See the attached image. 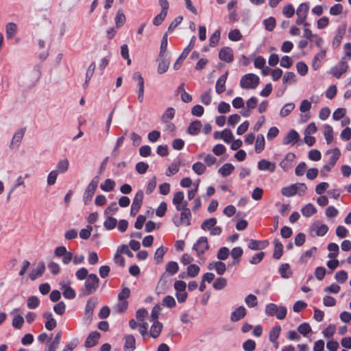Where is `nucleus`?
I'll return each mask as SVG.
<instances>
[{
  "instance_id": "obj_1",
  "label": "nucleus",
  "mask_w": 351,
  "mask_h": 351,
  "mask_svg": "<svg viewBox=\"0 0 351 351\" xmlns=\"http://www.w3.org/2000/svg\"><path fill=\"white\" fill-rule=\"evenodd\" d=\"M99 280L96 274H89L84 287L80 290L81 296H87L94 293L99 287Z\"/></svg>"
},
{
  "instance_id": "obj_2",
  "label": "nucleus",
  "mask_w": 351,
  "mask_h": 351,
  "mask_svg": "<svg viewBox=\"0 0 351 351\" xmlns=\"http://www.w3.org/2000/svg\"><path fill=\"white\" fill-rule=\"evenodd\" d=\"M307 191V186L304 183H296L282 188L281 193L283 196L289 197L296 194L299 196L304 195Z\"/></svg>"
},
{
  "instance_id": "obj_3",
  "label": "nucleus",
  "mask_w": 351,
  "mask_h": 351,
  "mask_svg": "<svg viewBox=\"0 0 351 351\" xmlns=\"http://www.w3.org/2000/svg\"><path fill=\"white\" fill-rule=\"evenodd\" d=\"M265 313L269 316H276L278 319H283L287 315V308L285 306H278L275 304L270 303L265 306Z\"/></svg>"
},
{
  "instance_id": "obj_4",
  "label": "nucleus",
  "mask_w": 351,
  "mask_h": 351,
  "mask_svg": "<svg viewBox=\"0 0 351 351\" xmlns=\"http://www.w3.org/2000/svg\"><path fill=\"white\" fill-rule=\"evenodd\" d=\"M259 83V78L253 73H248L243 75L240 81V86L243 89H254Z\"/></svg>"
},
{
  "instance_id": "obj_5",
  "label": "nucleus",
  "mask_w": 351,
  "mask_h": 351,
  "mask_svg": "<svg viewBox=\"0 0 351 351\" xmlns=\"http://www.w3.org/2000/svg\"><path fill=\"white\" fill-rule=\"evenodd\" d=\"M99 181V176H95L87 186L83 195V201L85 204H88L94 195Z\"/></svg>"
},
{
  "instance_id": "obj_6",
  "label": "nucleus",
  "mask_w": 351,
  "mask_h": 351,
  "mask_svg": "<svg viewBox=\"0 0 351 351\" xmlns=\"http://www.w3.org/2000/svg\"><path fill=\"white\" fill-rule=\"evenodd\" d=\"M97 304V299L95 297L90 298L87 301L85 308V317L84 322L86 325H89L92 322V316L95 307Z\"/></svg>"
},
{
  "instance_id": "obj_7",
  "label": "nucleus",
  "mask_w": 351,
  "mask_h": 351,
  "mask_svg": "<svg viewBox=\"0 0 351 351\" xmlns=\"http://www.w3.org/2000/svg\"><path fill=\"white\" fill-rule=\"evenodd\" d=\"M172 202L176 206V208L178 211L189 209L187 207L188 202L184 199V193L182 191L176 192L174 194Z\"/></svg>"
},
{
  "instance_id": "obj_8",
  "label": "nucleus",
  "mask_w": 351,
  "mask_h": 351,
  "mask_svg": "<svg viewBox=\"0 0 351 351\" xmlns=\"http://www.w3.org/2000/svg\"><path fill=\"white\" fill-rule=\"evenodd\" d=\"M309 10V5L308 3H302L298 7L295 13L297 15V19L295 23L297 25H302L304 23L306 19Z\"/></svg>"
},
{
  "instance_id": "obj_9",
  "label": "nucleus",
  "mask_w": 351,
  "mask_h": 351,
  "mask_svg": "<svg viewBox=\"0 0 351 351\" xmlns=\"http://www.w3.org/2000/svg\"><path fill=\"white\" fill-rule=\"evenodd\" d=\"M180 216L178 219H173V221L176 227L181 226H188L191 224V213L190 209L180 210Z\"/></svg>"
},
{
  "instance_id": "obj_10",
  "label": "nucleus",
  "mask_w": 351,
  "mask_h": 351,
  "mask_svg": "<svg viewBox=\"0 0 351 351\" xmlns=\"http://www.w3.org/2000/svg\"><path fill=\"white\" fill-rule=\"evenodd\" d=\"M208 247V239L204 237H200L193 245V250L197 252L198 256L204 254Z\"/></svg>"
},
{
  "instance_id": "obj_11",
  "label": "nucleus",
  "mask_w": 351,
  "mask_h": 351,
  "mask_svg": "<svg viewBox=\"0 0 351 351\" xmlns=\"http://www.w3.org/2000/svg\"><path fill=\"white\" fill-rule=\"evenodd\" d=\"M24 134L25 130L23 128L19 129L15 132L9 145L10 149H14L19 147Z\"/></svg>"
},
{
  "instance_id": "obj_12",
  "label": "nucleus",
  "mask_w": 351,
  "mask_h": 351,
  "mask_svg": "<svg viewBox=\"0 0 351 351\" xmlns=\"http://www.w3.org/2000/svg\"><path fill=\"white\" fill-rule=\"evenodd\" d=\"M132 79L134 80H138V100L140 103H143L144 100V80L139 72L134 73Z\"/></svg>"
},
{
  "instance_id": "obj_13",
  "label": "nucleus",
  "mask_w": 351,
  "mask_h": 351,
  "mask_svg": "<svg viewBox=\"0 0 351 351\" xmlns=\"http://www.w3.org/2000/svg\"><path fill=\"white\" fill-rule=\"evenodd\" d=\"M348 68V65L346 61V58H342L339 64L337 66L332 68V73L335 77L339 78L343 73L347 71Z\"/></svg>"
},
{
  "instance_id": "obj_14",
  "label": "nucleus",
  "mask_w": 351,
  "mask_h": 351,
  "mask_svg": "<svg viewBox=\"0 0 351 351\" xmlns=\"http://www.w3.org/2000/svg\"><path fill=\"white\" fill-rule=\"evenodd\" d=\"M31 177V175L28 173H25L23 174H19L15 178L13 185L12 189H16L19 188L25 189L27 187V184L25 180L29 179Z\"/></svg>"
},
{
  "instance_id": "obj_15",
  "label": "nucleus",
  "mask_w": 351,
  "mask_h": 351,
  "mask_svg": "<svg viewBox=\"0 0 351 351\" xmlns=\"http://www.w3.org/2000/svg\"><path fill=\"white\" fill-rule=\"evenodd\" d=\"M328 230V226L319 221L315 222L311 228V232H315V235L318 237H322L325 235Z\"/></svg>"
},
{
  "instance_id": "obj_16",
  "label": "nucleus",
  "mask_w": 351,
  "mask_h": 351,
  "mask_svg": "<svg viewBox=\"0 0 351 351\" xmlns=\"http://www.w3.org/2000/svg\"><path fill=\"white\" fill-rule=\"evenodd\" d=\"M300 135L295 130H291L284 137L283 144L285 145H293L299 140Z\"/></svg>"
},
{
  "instance_id": "obj_17",
  "label": "nucleus",
  "mask_w": 351,
  "mask_h": 351,
  "mask_svg": "<svg viewBox=\"0 0 351 351\" xmlns=\"http://www.w3.org/2000/svg\"><path fill=\"white\" fill-rule=\"evenodd\" d=\"M219 58L221 60L226 62H232L233 60V52L232 49L228 47H223L219 53Z\"/></svg>"
},
{
  "instance_id": "obj_18",
  "label": "nucleus",
  "mask_w": 351,
  "mask_h": 351,
  "mask_svg": "<svg viewBox=\"0 0 351 351\" xmlns=\"http://www.w3.org/2000/svg\"><path fill=\"white\" fill-rule=\"evenodd\" d=\"M258 168L261 171H268L272 173L276 170V164L266 159H262L258 162Z\"/></svg>"
},
{
  "instance_id": "obj_19",
  "label": "nucleus",
  "mask_w": 351,
  "mask_h": 351,
  "mask_svg": "<svg viewBox=\"0 0 351 351\" xmlns=\"http://www.w3.org/2000/svg\"><path fill=\"white\" fill-rule=\"evenodd\" d=\"M99 337L100 334L98 332H91L87 337L84 346L86 348H91L95 346V345L97 344Z\"/></svg>"
},
{
  "instance_id": "obj_20",
  "label": "nucleus",
  "mask_w": 351,
  "mask_h": 351,
  "mask_svg": "<svg viewBox=\"0 0 351 351\" xmlns=\"http://www.w3.org/2000/svg\"><path fill=\"white\" fill-rule=\"evenodd\" d=\"M346 25H343L339 27V28L337 29V34L335 36V38L332 40V45L334 48H337L339 46V45L341 42V40L346 33Z\"/></svg>"
},
{
  "instance_id": "obj_21",
  "label": "nucleus",
  "mask_w": 351,
  "mask_h": 351,
  "mask_svg": "<svg viewBox=\"0 0 351 351\" xmlns=\"http://www.w3.org/2000/svg\"><path fill=\"white\" fill-rule=\"evenodd\" d=\"M207 268L209 270L215 269L219 275H222L226 271V264L223 262L216 261L210 263L208 265Z\"/></svg>"
},
{
  "instance_id": "obj_22",
  "label": "nucleus",
  "mask_w": 351,
  "mask_h": 351,
  "mask_svg": "<svg viewBox=\"0 0 351 351\" xmlns=\"http://www.w3.org/2000/svg\"><path fill=\"white\" fill-rule=\"evenodd\" d=\"M124 351H134L136 348V341L133 335H127L124 337Z\"/></svg>"
},
{
  "instance_id": "obj_23",
  "label": "nucleus",
  "mask_w": 351,
  "mask_h": 351,
  "mask_svg": "<svg viewBox=\"0 0 351 351\" xmlns=\"http://www.w3.org/2000/svg\"><path fill=\"white\" fill-rule=\"evenodd\" d=\"M60 285L65 298L71 300L75 297V291L69 285L66 284L64 282H61Z\"/></svg>"
},
{
  "instance_id": "obj_24",
  "label": "nucleus",
  "mask_w": 351,
  "mask_h": 351,
  "mask_svg": "<svg viewBox=\"0 0 351 351\" xmlns=\"http://www.w3.org/2000/svg\"><path fill=\"white\" fill-rule=\"evenodd\" d=\"M152 322L153 324L150 328L149 335L152 337L156 339L159 337L160 334L161 333L163 326L162 324L159 321H154Z\"/></svg>"
},
{
  "instance_id": "obj_25",
  "label": "nucleus",
  "mask_w": 351,
  "mask_h": 351,
  "mask_svg": "<svg viewBox=\"0 0 351 351\" xmlns=\"http://www.w3.org/2000/svg\"><path fill=\"white\" fill-rule=\"evenodd\" d=\"M170 64V60L169 58H166V56L159 57V63L157 69V71L159 74L165 73L167 71Z\"/></svg>"
},
{
  "instance_id": "obj_26",
  "label": "nucleus",
  "mask_w": 351,
  "mask_h": 351,
  "mask_svg": "<svg viewBox=\"0 0 351 351\" xmlns=\"http://www.w3.org/2000/svg\"><path fill=\"white\" fill-rule=\"evenodd\" d=\"M246 315V309L243 306H239L232 313L230 319L232 322H237L243 318Z\"/></svg>"
},
{
  "instance_id": "obj_27",
  "label": "nucleus",
  "mask_w": 351,
  "mask_h": 351,
  "mask_svg": "<svg viewBox=\"0 0 351 351\" xmlns=\"http://www.w3.org/2000/svg\"><path fill=\"white\" fill-rule=\"evenodd\" d=\"M228 73L221 75L217 80L215 85V90L218 94L222 93L226 89V82L227 80Z\"/></svg>"
},
{
  "instance_id": "obj_28",
  "label": "nucleus",
  "mask_w": 351,
  "mask_h": 351,
  "mask_svg": "<svg viewBox=\"0 0 351 351\" xmlns=\"http://www.w3.org/2000/svg\"><path fill=\"white\" fill-rule=\"evenodd\" d=\"M45 270V266L44 263L40 262L37 265V267L32 271L29 274V278L32 280H36L37 278L40 277Z\"/></svg>"
},
{
  "instance_id": "obj_29",
  "label": "nucleus",
  "mask_w": 351,
  "mask_h": 351,
  "mask_svg": "<svg viewBox=\"0 0 351 351\" xmlns=\"http://www.w3.org/2000/svg\"><path fill=\"white\" fill-rule=\"evenodd\" d=\"M326 51L325 49H322L313 58L312 62V67L314 70H317L320 66L322 60L325 58Z\"/></svg>"
},
{
  "instance_id": "obj_30",
  "label": "nucleus",
  "mask_w": 351,
  "mask_h": 351,
  "mask_svg": "<svg viewBox=\"0 0 351 351\" xmlns=\"http://www.w3.org/2000/svg\"><path fill=\"white\" fill-rule=\"evenodd\" d=\"M17 25L15 23L10 22L5 25V33L8 39H12L17 32Z\"/></svg>"
},
{
  "instance_id": "obj_31",
  "label": "nucleus",
  "mask_w": 351,
  "mask_h": 351,
  "mask_svg": "<svg viewBox=\"0 0 351 351\" xmlns=\"http://www.w3.org/2000/svg\"><path fill=\"white\" fill-rule=\"evenodd\" d=\"M268 245V241H259L256 240H250L248 243V247L253 250L264 249Z\"/></svg>"
},
{
  "instance_id": "obj_32",
  "label": "nucleus",
  "mask_w": 351,
  "mask_h": 351,
  "mask_svg": "<svg viewBox=\"0 0 351 351\" xmlns=\"http://www.w3.org/2000/svg\"><path fill=\"white\" fill-rule=\"evenodd\" d=\"M126 21V17L121 9H119L115 16L114 23L117 28L122 27Z\"/></svg>"
},
{
  "instance_id": "obj_33",
  "label": "nucleus",
  "mask_w": 351,
  "mask_h": 351,
  "mask_svg": "<svg viewBox=\"0 0 351 351\" xmlns=\"http://www.w3.org/2000/svg\"><path fill=\"white\" fill-rule=\"evenodd\" d=\"M201 128H202L201 121H195L189 125V126L187 129V132L189 134H190L191 135H197L199 132Z\"/></svg>"
},
{
  "instance_id": "obj_34",
  "label": "nucleus",
  "mask_w": 351,
  "mask_h": 351,
  "mask_svg": "<svg viewBox=\"0 0 351 351\" xmlns=\"http://www.w3.org/2000/svg\"><path fill=\"white\" fill-rule=\"evenodd\" d=\"M317 248L315 247H313L309 250L306 251L304 254H302L300 257V261L302 263H305L308 261L316 253Z\"/></svg>"
},
{
  "instance_id": "obj_35",
  "label": "nucleus",
  "mask_w": 351,
  "mask_h": 351,
  "mask_svg": "<svg viewBox=\"0 0 351 351\" xmlns=\"http://www.w3.org/2000/svg\"><path fill=\"white\" fill-rule=\"evenodd\" d=\"M116 183L111 179H106L104 183L101 184L100 188L102 191L106 192H111L114 189Z\"/></svg>"
},
{
  "instance_id": "obj_36",
  "label": "nucleus",
  "mask_w": 351,
  "mask_h": 351,
  "mask_svg": "<svg viewBox=\"0 0 351 351\" xmlns=\"http://www.w3.org/2000/svg\"><path fill=\"white\" fill-rule=\"evenodd\" d=\"M69 165V162L68 159L64 158V159L60 160L58 161L57 166H56V169L55 171H56L58 173H64L68 170Z\"/></svg>"
},
{
  "instance_id": "obj_37",
  "label": "nucleus",
  "mask_w": 351,
  "mask_h": 351,
  "mask_svg": "<svg viewBox=\"0 0 351 351\" xmlns=\"http://www.w3.org/2000/svg\"><path fill=\"white\" fill-rule=\"evenodd\" d=\"M95 64L94 62H92L88 67L87 70H86V80H85V82L83 85V87L84 88H86L88 84H89V82L92 77V76L94 74V72H95Z\"/></svg>"
},
{
  "instance_id": "obj_38",
  "label": "nucleus",
  "mask_w": 351,
  "mask_h": 351,
  "mask_svg": "<svg viewBox=\"0 0 351 351\" xmlns=\"http://www.w3.org/2000/svg\"><path fill=\"white\" fill-rule=\"evenodd\" d=\"M279 272L283 278H289L292 275V271L288 263L281 265L279 267Z\"/></svg>"
},
{
  "instance_id": "obj_39",
  "label": "nucleus",
  "mask_w": 351,
  "mask_h": 351,
  "mask_svg": "<svg viewBox=\"0 0 351 351\" xmlns=\"http://www.w3.org/2000/svg\"><path fill=\"white\" fill-rule=\"evenodd\" d=\"M301 212L304 216L309 217L317 212V209L312 204H308L301 209Z\"/></svg>"
},
{
  "instance_id": "obj_40",
  "label": "nucleus",
  "mask_w": 351,
  "mask_h": 351,
  "mask_svg": "<svg viewBox=\"0 0 351 351\" xmlns=\"http://www.w3.org/2000/svg\"><path fill=\"white\" fill-rule=\"evenodd\" d=\"M117 225V220L112 216H107L104 222V228L108 230H113Z\"/></svg>"
},
{
  "instance_id": "obj_41",
  "label": "nucleus",
  "mask_w": 351,
  "mask_h": 351,
  "mask_svg": "<svg viewBox=\"0 0 351 351\" xmlns=\"http://www.w3.org/2000/svg\"><path fill=\"white\" fill-rule=\"evenodd\" d=\"M324 135L327 143H330L333 140V130L332 126L329 125H325L324 126Z\"/></svg>"
},
{
  "instance_id": "obj_42",
  "label": "nucleus",
  "mask_w": 351,
  "mask_h": 351,
  "mask_svg": "<svg viewBox=\"0 0 351 351\" xmlns=\"http://www.w3.org/2000/svg\"><path fill=\"white\" fill-rule=\"evenodd\" d=\"M143 197L144 195L143 191L139 190L137 191L133 199L132 206L141 208V206L143 204Z\"/></svg>"
},
{
  "instance_id": "obj_43",
  "label": "nucleus",
  "mask_w": 351,
  "mask_h": 351,
  "mask_svg": "<svg viewBox=\"0 0 351 351\" xmlns=\"http://www.w3.org/2000/svg\"><path fill=\"white\" fill-rule=\"evenodd\" d=\"M174 114V108L171 107L168 108L161 117L162 121L165 123H168L173 118Z\"/></svg>"
},
{
  "instance_id": "obj_44",
  "label": "nucleus",
  "mask_w": 351,
  "mask_h": 351,
  "mask_svg": "<svg viewBox=\"0 0 351 351\" xmlns=\"http://www.w3.org/2000/svg\"><path fill=\"white\" fill-rule=\"evenodd\" d=\"M295 108V104L293 103L286 104L280 111V116L285 117L288 116Z\"/></svg>"
},
{
  "instance_id": "obj_45",
  "label": "nucleus",
  "mask_w": 351,
  "mask_h": 351,
  "mask_svg": "<svg viewBox=\"0 0 351 351\" xmlns=\"http://www.w3.org/2000/svg\"><path fill=\"white\" fill-rule=\"evenodd\" d=\"M234 169V167L230 163H226L219 169V173L223 177L229 176Z\"/></svg>"
},
{
  "instance_id": "obj_46",
  "label": "nucleus",
  "mask_w": 351,
  "mask_h": 351,
  "mask_svg": "<svg viewBox=\"0 0 351 351\" xmlns=\"http://www.w3.org/2000/svg\"><path fill=\"white\" fill-rule=\"evenodd\" d=\"M274 245L273 257L276 259H279L282 255L283 245L278 240L274 241Z\"/></svg>"
},
{
  "instance_id": "obj_47",
  "label": "nucleus",
  "mask_w": 351,
  "mask_h": 351,
  "mask_svg": "<svg viewBox=\"0 0 351 351\" xmlns=\"http://www.w3.org/2000/svg\"><path fill=\"white\" fill-rule=\"evenodd\" d=\"M265 147V138L263 134H259L257 136L256 143H255V150L257 153H261Z\"/></svg>"
},
{
  "instance_id": "obj_48",
  "label": "nucleus",
  "mask_w": 351,
  "mask_h": 351,
  "mask_svg": "<svg viewBox=\"0 0 351 351\" xmlns=\"http://www.w3.org/2000/svg\"><path fill=\"white\" fill-rule=\"evenodd\" d=\"M165 269L166 272L169 273L171 275H174L178 272L179 269V266L176 262L170 261L166 265Z\"/></svg>"
},
{
  "instance_id": "obj_49",
  "label": "nucleus",
  "mask_w": 351,
  "mask_h": 351,
  "mask_svg": "<svg viewBox=\"0 0 351 351\" xmlns=\"http://www.w3.org/2000/svg\"><path fill=\"white\" fill-rule=\"evenodd\" d=\"M167 45H168V38H167V33L166 32L163 35L162 40H161L159 57L166 56L165 53L167 49Z\"/></svg>"
},
{
  "instance_id": "obj_50",
  "label": "nucleus",
  "mask_w": 351,
  "mask_h": 351,
  "mask_svg": "<svg viewBox=\"0 0 351 351\" xmlns=\"http://www.w3.org/2000/svg\"><path fill=\"white\" fill-rule=\"evenodd\" d=\"M217 223L216 218L212 217L203 221L201 228L204 230H210Z\"/></svg>"
},
{
  "instance_id": "obj_51",
  "label": "nucleus",
  "mask_w": 351,
  "mask_h": 351,
  "mask_svg": "<svg viewBox=\"0 0 351 351\" xmlns=\"http://www.w3.org/2000/svg\"><path fill=\"white\" fill-rule=\"evenodd\" d=\"M193 171L197 175H202L206 169V167L201 162H197L192 166Z\"/></svg>"
},
{
  "instance_id": "obj_52",
  "label": "nucleus",
  "mask_w": 351,
  "mask_h": 351,
  "mask_svg": "<svg viewBox=\"0 0 351 351\" xmlns=\"http://www.w3.org/2000/svg\"><path fill=\"white\" fill-rule=\"evenodd\" d=\"M280 331L281 328L280 326H274L269 332V340L273 343L276 342L279 337Z\"/></svg>"
},
{
  "instance_id": "obj_53",
  "label": "nucleus",
  "mask_w": 351,
  "mask_h": 351,
  "mask_svg": "<svg viewBox=\"0 0 351 351\" xmlns=\"http://www.w3.org/2000/svg\"><path fill=\"white\" fill-rule=\"evenodd\" d=\"M212 90L210 88L207 91L203 93L200 96V100L204 105H209L212 101L211 96Z\"/></svg>"
},
{
  "instance_id": "obj_54",
  "label": "nucleus",
  "mask_w": 351,
  "mask_h": 351,
  "mask_svg": "<svg viewBox=\"0 0 351 351\" xmlns=\"http://www.w3.org/2000/svg\"><path fill=\"white\" fill-rule=\"evenodd\" d=\"M328 250L330 252L328 255V258H334L337 256L339 245L335 243H331L328 245Z\"/></svg>"
},
{
  "instance_id": "obj_55",
  "label": "nucleus",
  "mask_w": 351,
  "mask_h": 351,
  "mask_svg": "<svg viewBox=\"0 0 351 351\" xmlns=\"http://www.w3.org/2000/svg\"><path fill=\"white\" fill-rule=\"evenodd\" d=\"M199 267L195 264H191L187 267V275L191 278L195 277L199 272Z\"/></svg>"
},
{
  "instance_id": "obj_56",
  "label": "nucleus",
  "mask_w": 351,
  "mask_h": 351,
  "mask_svg": "<svg viewBox=\"0 0 351 351\" xmlns=\"http://www.w3.org/2000/svg\"><path fill=\"white\" fill-rule=\"evenodd\" d=\"M245 302L250 308L255 307L257 306V298L253 294H249L245 297Z\"/></svg>"
},
{
  "instance_id": "obj_57",
  "label": "nucleus",
  "mask_w": 351,
  "mask_h": 351,
  "mask_svg": "<svg viewBox=\"0 0 351 351\" xmlns=\"http://www.w3.org/2000/svg\"><path fill=\"white\" fill-rule=\"evenodd\" d=\"M40 300L36 296H31L27 300V307L30 309H34L38 306Z\"/></svg>"
},
{
  "instance_id": "obj_58",
  "label": "nucleus",
  "mask_w": 351,
  "mask_h": 351,
  "mask_svg": "<svg viewBox=\"0 0 351 351\" xmlns=\"http://www.w3.org/2000/svg\"><path fill=\"white\" fill-rule=\"evenodd\" d=\"M232 257L234 259L233 264H237L239 263V261L237 259L239 258L243 254V250L240 247H234L231 252Z\"/></svg>"
},
{
  "instance_id": "obj_59",
  "label": "nucleus",
  "mask_w": 351,
  "mask_h": 351,
  "mask_svg": "<svg viewBox=\"0 0 351 351\" xmlns=\"http://www.w3.org/2000/svg\"><path fill=\"white\" fill-rule=\"evenodd\" d=\"M118 206L116 202L111 203L104 210L106 216H112L118 210Z\"/></svg>"
},
{
  "instance_id": "obj_60",
  "label": "nucleus",
  "mask_w": 351,
  "mask_h": 351,
  "mask_svg": "<svg viewBox=\"0 0 351 351\" xmlns=\"http://www.w3.org/2000/svg\"><path fill=\"white\" fill-rule=\"evenodd\" d=\"M166 252V250L163 246H160L158 247L155 254H154V258L156 261L158 263H161L163 258V256Z\"/></svg>"
},
{
  "instance_id": "obj_61",
  "label": "nucleus",
  "mask_w": 351,
  "mask_h": 351,
  "mask_svg": "<svg viewBox=\"0 0 351 351\" xmlns=\"http://www.w3.org/2000/svg\"><path fill=\"white\" fill-rule=\"evenodd\" d=\"M332 156L330 157L329 163L332 167L335 165L337 160L340 156V150L338 148H335L331 151Z\"/></svg>"
},
{
  "instance_id": "obj_62",
  "label": "nucleus",
  "mask_w": 351,
  "mask_h": 351,
  "mask_svg": "<svg viewBox=\"0 0 351 351\" xmlns=\"http://www.w3.org/2000/svg\"><path fill=\"white\" fill-rule=\"evenodd\" d=\"M295 12V9L291 4L286 5L282 9V14L287 18H291Z\"/></svg>"
},
{
  "instance_id": "obj_63",
  "label": "nucleus",
  "mask_w": 351,
  "mask_h": 351,
  "mask_svg": "<svg viewBox=\"0 0 351 351\" xmlns=\"http://www.w3.org/2000/svg\"><path fill=\"white\" fill-rule=\"evenodd\" d=\"M176 304L175 299L171 295L166 296L162 302V304L167 308H172L176 306Z\"/></svg>"
},
{
  "instance_id": "obj_64",
  "label": "nucleus",
  "mask_w": 351,
  "mask_h": 351,
  "mask_svg": "<svg viewBox=\"0 0 351 351\" xmlns=\"http://www.w3.org/2000/svg\"><path fill=\"white\" fill-rule=\"evenodd\" d=\"M284 84H291L295 82V75L293 72H287L282 77Z\"/></svg>"
}]
</instances>
